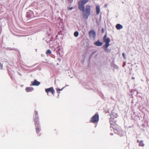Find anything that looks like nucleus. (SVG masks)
Here are the masks:
<instances>
[{
    "label": "nucleus",
    "instance_id": "17",
    "mask_svg": "<svg viewBox=\"0 0 149 149\" xmlns=\"http://www.w3.org/2000/svg\"><path fill=\"white\" fill-rule=\"evenodd\" d=\"M79 35V33L78 31H76L74 33V36L75 37H77Z\"/></svg>",
    "mask_w": 149,
    "mask_h": 149
},
{
    "label": "nucleus",
    "instance_id": "16",
    "mask_svg": "<svg viewBox=\"0 0 149 149\" xmlns=\"http://www.w3.org/2000/svg\"><path fill=\"white\" fill-rule=\"evenodd\" d=\"M51 53V51L49 49H48L46 53V54L47 55H49Z\"/></svg>",
    "mask_w": 149,
    "mask_h": 149
},
{
    "label": "nucleus",
    "instance_id": "18",
    "mask_svg": "<svg viewBox=\"0 0 149 149\" xmlns=\"http://www.w3.org/2000/svg\"><path fill=\"white\" fill-rule=\"evenodd\" d=\"M63 88H62L61 89H59V88L57 89V93H60V92H58V91H60L62 90L63 89Z\"/></svg>",
    "mask_w": 149,
    "mask_h": 149
},
{
    "label": "nucleus",
    "instance_id": "10",
    "mask_svg": "<svg viewBox=\"0 0 149 149\" xmlns=\"http://www.w3.org/2000/svg\"><path fill=\"white\" fill-rule=\"evenodd\" d=\"M94 44L97 46H101L102 45V42H100L99 40H98L95 42Z\"/></svg>",
    "mask_w": 149,
    "mask_h": 149
},
{
    "label": "nucleus",
    "instance_id": "25",
    "mask_svg": "<svg viewBox=\"0 0 149 149\" xmlns=\"http://www.w3.org/2000/svg\"><path fill=\"white\" fill-rule=\"evenodd\" d=\"M68 0V1H70V0Z\"/></svg>",
    "mask_w": 149,
    "mask_h": 149
},
{
    "label": "nucleus",
    "instance_id": "23",
    "mask_svg": "<svg viewBox=\"0 0 149 149\" xmlns=\"http://www.w3.org/2000/svg\"><path fill=\"white\" fill-rule=\"evenodd\" d=\"M135 79V78H134V77H132V79Z\"/></svg>",
    "mask_w": 149,
    "mask_h": 149
},
{
    "label": "nucleus",
    "instance_id": "12",
    "mask_svg": "<svg viewBox=\"0 0 149 149\" xmlns=\"http://www.w3.org/2000/svg\"><path fill=\"white\" fill-rule=\"evenodd\" d=\"M137 142L138 143H139V146H141L142 147H143L144 146V144L143 143V141H141L139 142V141L138 140L137 141Z\"/></svg>",
    "mask_w": 149,
    "mask_h": 149
},
{
    "label": "nucleus",
    "instance_id": "11",
    "mask_svg": "<svg viewBox=\"0 0 149 149\" xmlns=\"http://www.w3.org/2000/svg\"><path fill=\"white\" fill-rule=\"evenodd\" d=\"M33 90L32 87H28L26 88V90L27 92H29L32 91Z\"/></svg>",
    "mask_w": 149,
    "mask_h": 149
},
{
    "label": "nucleus",
    "instance_id": "24",
    "mask_svg": "<svg viewBox=\"0 0 149 149\" xmlns=\"http://www.w3.org/2000/svg\"><path fill=\"white\" fill-rule=\"evenodd\" d=\"M72 0H71V2H72Z\"/></svg>",
    "mask_w": 149,
    "mask_h": 149
},
{
    "label": "nucleus",
    "instance_id": "3",
    "mask_svg": "<svg viewBox=\"0 0 149 149\" xmlns=\"http://www.w3.org/2000/svg\"><path fill=\"white\" fill-rule=\"evenodd\" d=\"M99 121V115L96 113L91 118L90 122L94 123H97Z\"/></svg>",
    "mask_w": 149,
    "mask_h": 149
},
{
    "label": "nucleus",
    "instance_id": "14",
    "mask_svg": "<svg viewBox=\"0 0 149 149\" xmlns=\"http://www.w3.org/2000/svg\"><path fill=\"white\" fill-rule=\"evenodd\" d=\"M116 28L118 29H120L123 28V26L120 24H117L116 26Z\"/></svg>",
    "mask_w": 149,
    "mask_h": 149
},
{
    "label": "nucleus",
    "instance_id": "1",
    "mask_svg": "<svg viewBox=\"0 0 149 149\" xmlns=\"http://www.w3.org/2000/svg\"><path fill=\"white\" fill-rule=\"evenodd\" d=\"M88 1V0H80L78 2L79 9L82 11V15L84 18L87 19L90 14L91 6L87 5L85 7L84 5Z\"/></svg>",
    "mask_w": 149,
    "mask_h": 149
},
{
    "label": "nucleus",
    "instance_id": "13",
    "mask_svg": "<svg viewBox=\"0 0 149 149\" xmlns=\"http://www.w3.org/2000/svg\"><path fill=\"white\" fill-rule=\"evenodd\" d=\"M96 13L97 15L99 14L100 12V8L99 6H97L96 7Z\"/></svg>",
    "mask_w": 149,
    "mask_h": 149
},
{
    "label": "nucleus",
    "instance_id": "2",
    "mask_svg": "<svg viewBox=\"0 0 149 149\" xmlns=\"http://www.w3.org/2000/svg\"><path fill=\"white\" fill-rule=\"evenodd\" d=\"M103 41L106 43L103 46V48L106 51H107V48L110 45L109 44L110 42V39L109 38L107 37V35L105 34L103 37Z\"/></svg>",
    "mask_w": 149,
    "mask_h": 149
},
{
    "label": "nucleus",
    "instance_id": "20",
    "mask_svg": "<svg viewBox=\"0 0 149 149\" xmlns=\"http://www.w3.org/2000/svg\"><path fill=\"white\" fill-rule=\"evenodd\" d=\"M122 55H123V57L125 59L126 58H125V53H123V54H122Z\"/></svg>",
    "mask_w": 149,
    "mask_h": 149
},
{
    "label": "nucleus",
    "instance_id": "7",
    "mask_svg": "<svg viewBox=\"0 0 149 149\" xmlns=\"http://www.w3.org/2000/svg\"><path fill=\"white\" fill-rule=\"evenodd\" d=\"M89 36L91 37L95 38L96 36L95 32L93 30L90 31L88 33Z\"/></svg>",
    "mask_w": 149,
    "mask_h": 149
},
{
    "label": "nucleus",
    "instance_id": "4",
    "mask_svg": "<svg viewBox=\"0 0 149 149\" xmlns=\"http://www.w3.org/2000/svg\"><path fill=\"white\" fill-rule=\"evenodd\" d=\"M113 125V126H112V125H111L110 127L112 128L115 132H118L120 130L119 127L116 123H115V124Z\"/></svg>",
    "mask_w": 149,
    "mask_h": 149
},
{
    "label": "nucleus",
    "instance_id": "15",
    "mask_svg": "<svg viewBox=\"0 0 149 149\" xmlns=\"http://www.w3.org/2000/svg\"><path fill=\"white\" fill-rule=\"evenodd\" d=\"M34 121L36 123H38L39 124V123H38V121H39V118L38 117H36L34 119Z\"/></svg>",
    "mask_w": 149,
    "mask_h": 149
},
{
    "label": "nucleus",
    "instance_id": "21",
    "mask_svg": "<svg viewBox=\"0 0 149 149\" xmlns=\"http://www.w3.org/2000/svg\"><path fill=\"white\" fill-rule=\"evenodd\" d=\"M72 9H73V7H70V8H68V10H71Z\"/></svg>",
    "mask_w": 149,
    "mask_h": 149
},
{
    "label": "nucleus",
    "instance_id": "19",
    "mask_svg": "<svg viewBox=\"0 0 149 149\" xmlns=\"http://www.w3.org/2000/svg\"><path fill=\"white\" fill-rule=\"evenodd\" d=\"M0 67L1 68V69H3V65L2 64H1V63L0 62Z\"/></svg>",
    "mask_w": 149,
    "mask_h": 149
},
{
    "label": "nucleus",
    "instance_id": "9",
    "mask_svg": "<svg viewBox=\"0 0 149 149\" xmlns=\"http://www.w3.org/2000/svg\"><path fill=\"white\" fill-rule=\"evenodd\" d=\"M40 84V82L36 80L35 79L33 82H32L31 85L32 86H38Z\"/></svg>",
    "mask_w": 149,
    "mask_h": 149
},
{
    "label": "nucleus",
    "instance_id": "22",
    "mask_svg": "<svg viewBox=\"0 0 149 149\" xmlns=\"http://www.w3.org/2000/svg\"><path fill=\"white\" fill-rule=\"evenodd\" d=\"M35 113H36V115H38V112L37 111H35Z\"/></svg>",
    "mask_w": 149,
    "mask_h": 149
},
{
    "label": "nucleus",
    "instance_id": "5",
    "mask_svg": "<svg viewBox=\"0 0 149 149\" xmlns=\"http://www.w3.org/2000/svg\"><path fill=\"white\" fill-rule=\"evenodd\" d=\"M45 91L47 94L50 92L52 95H54L55 92V90L53 87H51L49 88H46L45 89Z\"/></svg>",
    "mask_w": 149,
    "mask_h": 149
},
{
    "label": "nucleus",
    "instance_id": "8",
    "mask_svg": "<svg viewBox=\"0 0 149 149\" xmlns=\"http://www.w3.org/2000/svg\"><path fill=\"white\" fill-rule=\"evenodd\" d=\"M110 123L111 125L113 126L116 123V120L113 118H109Z\"/></svg>",
    "mask_w": 149,
    "mask_h": 149
},
{
    "label": "nucleus",
    "instance_id": "6",
    "mask_svg": "<svg viewBox=\"0 0 149 149\" xmlns=\"http://www.w3.org/2000/svg\"><path fill=\"white\" fill-rule=\"evenodd\" d=\"M39 124L38 123H35V125L36 126V131L37 134H39V135H40L39 133L40 132V131L41 130L40 129L39 126Z\"/></svg>",
    "mask_w": 149,
    "mask_h": 149
}]
</instances>
